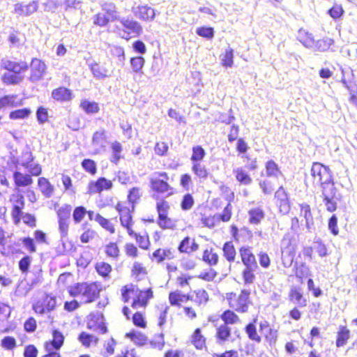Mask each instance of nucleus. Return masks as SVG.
Instances as JSON below:
<instances>
[{
	"label": "nucleus",
	"instance_id": "nucleus-1",
	"mask_svg": "<svg viewBox=\"0 0 357 357\" xmlns=\"http://www.w3.org/2000/svg\"><path fill=\"white\" fill-rule=\"evenodd\" d=\"M100 289V285L96 282H81L70 287L68 293L73 297L81 296L84 303H89L99 296Z\"/></svg>",
	"mask_w": 357,
	"mask_h": 357
},
{
	"label": "nucleus",
	"instance_id": "nucleus-2",
	"mask_svg": "<svg viewBox=\"0 0 357 357\" xmlns=\"http://www.w3.org/2000/svg\"><path fill=\"white\" fill-rule=\"evenodd\" d=\"M239 253L242 263L245 266V268L243 271L244 282L245 284H252L255 279L254 273L258 268L255 256L252 252L251 248L249 246L241 247L239 249Z\"/></svg>",
	"mask_w": 357,
	"mask_h": 357
},
{
	"label": "nucleus",
	"instance_id": "nucleus-3",
	"mask_svg": "<svg viewBox=\"0 0 357 357\" xmlns=\"http://www.w3.org/2000/svg\"><path fill=\"white\" fill-rule=\"evenodd\" d=\"M321 186V196L327 211L333 212L337 209V201L342 199V196L337 192L333 182V178L331 181L323 183Z\"/></svg>",
	"mask_w": 357,
	"mask_h": 357
},
{
	"label": "nucleus",
	"instance_id": "nucleus-4",
	"mask_svg": "<svg viewBox=\"0 0 357 357\" xmlns=\"http://www.w3.org/2000/svg\"><path fill=\"white\" fill-rule=\"evenodd\" d=\"M311 175L314 178V183L322 185L323 183L331 181L333 174L328 167L319 162H314L311 168Z\"/></svg>",
	"mask_w": 357,
	"mask_h": 357
},
{
	"label": "nucleus",
	"instance_id": "nucleus-5",
	"mask_svg": "<svg viewBox=\"0 0 357 357\" xmlns=\"http://www.w3.org/2000/svg\"><path fill=\"white\" fill-rule=\"evenodd\" d=\"M274 197L280 213L282 215L289 213L291 209L289 195L282 185L275 191Z\"/></svg>",
	"mask_w": 357,
	"mask_h": 357
},
{
	"label": "nucleus",
	"instance_id": "nucleus-6",
	"mask_svg": "<svg viewBox=\"0 0 357 357\" xmlns=\"http://www.w3.org/2000/svg\"><path fill=\"white\" fill-rule=\"evenodd\" d=\"M30 68L31 75L29 79L31 82H37L43 78L46 73L47 66L42 60L33 58L31 60Z\"/></svg>",
	"mask_w": 357,
	"mask_h": 357
},
{
	"label": "nucleus",
	"instance_id": "nucleus-7",
	"mask_svg": "<svg viewBox=\"0 0 357 357\" xmlns=\"http://www.w3.org/2000/svg\"><path fill=\"white\" fill-rule=\"evenodd\" d=\"M119 22L126 29L124 33L127 34V36L130 34L134 36H139L142 33V26L135 20L123 17Z\"/></svg>",
	"mask_w": 357,
	"mask_h": 357
},
{
	"label": "nucleus",
	"instance_id": "nucleus-8",
	"mask_svg": "<svg viewBox=\"0 0 357 357\" xmlns=\"http://www.w3.org/2000/svg\"><path fill=\"white\" fill-rule=\"evenodd\" d=\"M134 296L136 297L132 303V307L137 308V306H144L146 305L148 301L153 297V291L151 288L146 291H142L135 285V291Z\"/></svg>",
	"mask_w": 357,
	"mask_h": 357
},
{
	"label": "nucleus",
	"instance_id": "nucleus-9",
	"mask_svg": "<svg viewBox=\"0 0 357 357\" xmlns=\"http://www.w3.org/2000/svg\"><path fill=\"white\" fill-rule=\"evenodd\" d=\"M250 291L247 289L241 291L238 298L231 303V306L236 310L240 312H245L248 310L249 296Z\"/></svg>",
	"mask_w": 357,
	"mask_h": 357
},
{
	"label": "nucleus",
	"instance_id": "nucleus-10",
	"mask_svg": "<svg viewBox=\"0 0 357 357\" xmlns=\"http://www.w3.org/2000/svg\"><path fill=\"white\" fill-rule=\"evenodd\" d=\"M1 66L7 70L8 72L15 73H20L26 71L29 68V65L25 61H15L8 59H3L1 60Z\"/></svg>",
	"mask_w": 357,
	"mask_h": 357
},
{
	"label": "nucleus",
	"instance_id": "nucleus-11",
	"mask_svg": "<svg viewBox=\"0 0 357 357\" xmlns=\"http://www.w3.org/2000/svg\"><path fill=\"white\" fill-rule=\"evenodd\" d=\"M38 3L33 1L29 4L24 5L23 3H17L14 5L13 13L19 16H29L37 11Z\"/></svg>",
	"mask_w": 357,
	"mask_h": 357
},
{
	"label": "nucleus",
	"instance_id": "nucleus-12",
	"mask_svg": "<svg viewBox=\"0 0 357 357\" xmlns=\"http://www.w3.org/2000/svg\"><path fill=\"white\" fill-rule=\"evenodd\" d=\"M132 13L136 17L144 21H151L155 15L154 9L148 6H139L132 8Z\"/></svg>",
	"mask_w": 357,
	"mask_h": 357
},
{
	"label": "nucleus",
	"instance_id": "nucleus-13",
	"mask_svg": "<svg viewBox=\"0 0 357 357\" xmlns=\"http://www.w3.org/2000/svg\"><path fill=\"white\" fill-rule=\"evenodd\" d=\"M112 188V181L105 177H100L96 181H91L89 184V191L91 194L100 192L103 190H109Z\"/></svg>",
	"mask_w": 357,
	"mask_h": 357
},
{
	"label": "nucleus",
	"instance_id": "nucleus-14",
	"mask_svg": "<svg viewBox=\"0 0 357 357\" xmlns=\"http://www.w3.org/2000/svg\"><path fill=\"white\" fill-rule=\"evenodd\" d=\"M102 10L104 14H106V17L109 20V22L120 21L122 18L119 13L117 10V8L114 3L105 2L101 5Z\"/></svg>",
	"mask_w": 357,
	"mask_h": 357
},
{
	"label": "nucleus",
	"instance_id": "nucleus-15",
	"mask_svg": "<svg viewBox=\"0 0 357 357\" xmlns=\"http://www.w3.org/2000/svg\"><path fill=\"white\" fill-rule=\"evenodd\" d=\"M53 340L45 344L46 350H59L63 344L64 337L58 330H54L52 333Z\"/></svg>",
	"mask_w": 357,
	"mask_h": 357
},
{
	"label": "nucleus",
	"instance_id": "nucleus-16",
	"mask_svg": "<svg viewBox=\"0 0 357 357\" xmlns=\"http://www.w3.org/2000/svg\"><path fill=\"white\" fill-rule=\"evenodd\" d=\"M52 97L56 101L67 102L72 99V92L66 87H59L52 91Z\"/></svg>",
	"mask_w": 357,
	"mask_h": 357
},
{
	"label": "nucleus",
	"instance_id": "nucleus-17",
	"mask_svg": "<svg viewBox=\"0 0 357 357\" xmlns=\"http://www.w3.org/2000/svg\"><path fill=\"white\" fill-rule=\"evenodd\" d=\"M13 180L16 187H26L33 183V179L29 174H24L16 171L13 173Z\"/></svg>",
	"mask_w": 357,
	"mask_h": 357
},
{
	"label": "nucleus",
	"instance_id": "nucleus-18",
	"mask_svg": "<svg viewBox=\"0 0 357 357\" xmlns=\"http://www.w3.org/2000/svg\"><path fill=\"white\" fill-rule=\"evenodd\" d=\"M350 337V331L345 326H340L337 332L336 346L342 347L347 344Z\"/></svg>",
	"mask_w": 357,
	"mask_h": 357
},
{
	"label": "nucleus",
	"instance_id": "nucleus-19",
	"mask_svg": "<svg viewBox=\"0 0 357 357\" xmlns=\"http://www.w3.org/2000/svg\"><path fill=\"white\" fill-rule=\"evenodd\" d=\"M301 215L305 220L306 227L308 231H311L314 225L313 217L311 212V208L309 204L303 203L300 204Z\"/></svg>",
	"mask_w": 357,
	"mask_h": 357
},
{
	"label": "nucleus",
	"instance_id": "nucleus-20",
	"mask_svg": "<svg viewBox=\"0 0 357 357\" xmlns=\"http://www.w3.org/2000/svg\"><path fill=\"white\" fill-rule=\"evenodd\" d=\"M297 39L307 48H312L314 46V38L312 35L305 29H301L298 30Z\"/></svg>",
	"mask_w": 357,
	"mask_h": 357
},
{
	"label": "nucleus",
	"instance_id": "nucleus-21",
	"mask_svg": "<svg viewBox=\"0 0 357 357\" xmlns=\"http://www.w3.org/2000/svg\"><path fill=\"white\" fill-rule=\"evenodd\" d=\"M344 86L347 89L350 93L349 101L357 108V86L352 80H347L345 78L342 79Z\"/></svg>",
	"mask_w": 357,
	"mask_h": 357
},
{
	"label": "nucleus",
	"instance_id": "nucleus-22",
	"mask_svg": "<svg viewBox=\"0 0 357 357\" xmlns=\"http://www.w3.org/2000/svg\"><path fill=\"white\" fill-rule=\"evenodd\" d=\"M38 184L43 195L47 197H50L54 192V186L49 182V181L44 178L40 177L38 178Z\"/></svg>",
	"mask_w": 357,
	"mask_h": 357
},
{
	"label": "nucleus",
	"instance_id": "nucleus-23",
	"mask_svg": "<svg viewBox=\"0 0 357 357\" xmlns=\"http://www.w3.org/2000/svg\"><path fill=\"white\" fill-rule=\"evenodd\" d=\"M236 179L242 185H249L252 183V179L250 176L242 168L238 167L233 171Z\"/></svg>",
	"mask_w": 357,
	"mask_h": 357
},
{
	"label": "nucleus",
	"instance_id": "nucleus-24",
	"mask_svg": "<svg viewBox=\"0 0 357 357\" xmlns=\"http://www.w3.org/2000/svg\"><path fill=\"white\" fill-rule=\"evenodd\" d=\"M231 336V328L226 324H222L217 328L216 337L217 342L221 344L229 340V337Z\"/></svg>",
	"mask_w": 357,
	"mask_h": 357
},
{
	"label": "nucleus",
	"instance_id": "nucleus-25",
	"mask_svg": "<svg viewBox=\"0 0 357 357\" xmlns=\"http://www.w3.org/2000/svg\"><path fill=\"white\" fill-rule=\"evenodd\" d=\"M266 174L268 177L275 178H278L280 175H282L278 164L272 160L266 163Z\"/></svg>",
	"mask_w": 357,
	"mask_h": 357
},
{
	"label": "nucleus",
	"instance_id": "nucleus-26",
	"mask_svg": "<svg viewBox=\"0 0 357 357\" xmlns=\"http://www.w3.org/2000/svg\"><path fill=\"white\" fill-rule=\"evenodd\" d=\"M116 209L119 212L121 224L123 227L132 225V215L128 208H120V205L118 204Z\"/></svg>",
	"mask_w": 357,
	"mask_h": 357
},
{
	"label": "nucleus",
	"instance_id": "nucleus-27",
	"mask_svg": "<svg viewBox=\"0 0 357 357\" xmlns=\"http://www.w3.org/2000/svg\"><path fill=\"white\" fill-rule=\"evenodd\" d=\"M151 184L153 190L158 192L164 193L167 192L169 190H172L169 185L163 179H151Z\"/></svg>",
	"mask_w": 357,
	"mask_h": 357
},
{
	"label": "nucleus",
	"instance_id": "nucleus-28",
	"mask_svg": "<svg viewBox=\"0 0 357 357\" xmlns=\"http://www.w3.org/2000/svg\"><path fill=\"white\" fill-rule=\"evenodd\" d=\"M89 67L93 76L98 79H104L108 76V70L105 67L100 66L97 63L90 64Z\"/></svg>",
	"mask_w": 357,
	"mask_h": 357
},
{
	"label": "nucleus",
	"instance_id": "nucleus-29",
	"mask_svg": "<svg viewBox=\"0 0 357 357\" xmlns=\"http://www.w3.org/2000/svg\"><path fill=\"white\" fill-rule=\"evenodd\" d=\"M333 40L329 38H325L321 40L317 41L314 40L313 50L318 52L327 51L330 47L333 45Z\"/></svg>",
	"mask_w": 357,
	"mask_h": 357
},
{
	"label": "nucleus",
	"instance_id": "nucleus-30",
	"mask_svg": "<svg viewBox=\"0 0 357 357\" xmlns=\"http://www.w3.org/2000/svg\"><path fill=\"white\" fill-rule=\"evenodd\" d=\"M189 299V296L185 295L181 291L171 292L169 295V303L172 305H178L180 303L186 302Z\"/></svg>",
	"mask_w": 357,
	"mask_h": 357
},
{
	"label": "nucleus",
	"instance_id": "nucleus-31",
	"mask_svg": "<svg viewBox=\"0 0 357 357\" xmlns=\"http://www.w3.org/2000/svg\"><path fill=\"white\" fill-rule=\"evenodd\" d=\"M222 250L224 257L227 259V261L231 262L235 260L236 252L234 244L231 241H227L225 243Z\"/></svg>",
	"mask_w": 357,
	"mask_h": 357
},
{
	"label": "nucleus",
	"instance_id": "nucleus-32",
	"mask_svg": "<svg viewBox=\"0 0 357 357\" xmlns=\"http://www.w3.org/2000/svg\"><path fill=\"white\" fill-rule=\"evenodd\" d=\"M112 151V158L110 161L116 165L118 164L120 159L121 158V152L123 150L122 145L117 141L114 142L111 145Z\"/></svg>",
	"mask_w": 357,
	"mask_h": 357
},
{
	"label": "nucleus",
	"instance_id": "nucleus-33",
	"mask_svg": "<svg viewBox=\"0 0 357 357\" xmlns=\"http://www.w3.org/2000/svg\"><path fill=\"white\" fill-rule=\"evenodd\" d=\"M264 218V212L260 208H255L249 211V221L252 224H259Z\"/></svg>",
	"mask_w": 357,
	"mask_h": 357
},
{
	"label": "nucleus",
	"instance_id": "nucleus-34",
	"mask_svg": "<svg viewBox=\"0 0 357 357\" xmlns=\"http://www.w3.org/2000/svg\"><path fill=\"white\" fill-rule=\"evenodd\" d=\"M257 321V319H254L253 323H249L245 326V332L248 334V337L253 341H255L259 343L261 341V337L257 334L256 326L255 323Z\"/></svg>",
	"mask_w": 357,
	"mask_h": 357
},
{
	"label": "nucleus",
	"instance_id": "nucleus-35",
	"mask_svg": "<svg viewBox=\"0 0 357 357\" xmlns=\"http://www.w3.org/2000/svg\"><path fill=\"white\" fill-rule=\"evenodd\" d=\"M290 300L300 307L306 305V301L303 298L302 294L296 289H291L289 293Z\"/></svg>",
	"mask_w": 357,
	"mask_h": 357
},
{
	"label": "nucleus",
	"instance_id": "nucleus-36",
	"mask_svg": "<svg viewBox=\"0 0 357 357\" xmlns=\"http://www.w3.org/2000/svg\"><path fill=\"white\" fill-rule=\"evenodd\" d=\"M126 337L130 338L135 344L140 346L145 344L147 340L146 337L144 334L135 331L127 333Z\"/></svg>",
	"mask_w": 357,
	"mask_h": 357
},
{
	"label": "nucleus",
	"instance_id": "nucleus-37",
	"mask_svg": "<svg viewBox=\"0 0 357 357\" xmlns=\"http://www.w3.org/2000/svg\"><path fill=\"white\" fill-rule=\"evenodd\" d=\"M82 109L87 114H95L98 112L99 106L96 102H91L87 100H84L80 103Z\"/></svg>",
	"mask_w": 357,
	"mask_h": 357
},
{
	"label": "nucleus",
	"instance_id": "nucleus-38",
	"mask_svg": "<svg viewBox=\"0 0 357 357\" xmlns=\"http://www.w3.org/2000/svg\"><path fill=\"white\" fill-rule=\"evenodd\" d=\"M2 80L6 84H16L22 80V78L19 76V73L7 71L3 74Z\"/></svg>",
	"mask_w": 357,
	"mask_h": 357
},
{
	"label": "nucleus",
	"instance_id": "nucleus-39",
	"mask_svg": "<svg viewBox=\"0 0 357 357\" xmlns=\"http://www.w3.org/2000/svg\"><path fill=\"white\" fill-rule=\"evenodd\" d=\"M102 319L103 316L101 314H91L89 316L87 328L90 330L97 331V326Z\"/></svg>",
	"mask_w": 357,
	"mask_h": 357
},
{
	"label": "nucleus",
	"instance_id": "nucleus-40",
	"mask_svg": "<svg viewBox=\"0 0 357 357\" xmlns=\"http://www.w3.org/2000/svg\"><path fill=\"white\" fill-rule=\"evenodd\" d=\"M221 319L224 321L227 326L228 324H234L240 321L238 317L231 310H226L221 315Z\"/></svg>",
	"mask_w": 357,
	"mask_h": 357
},
{
	"label": "nucleus",
	"instance_id": "nucleus-41",
	"mask_svg": "<svg viewBox=\"0 0 357 357\" xmlns=\"http://www.w3.org/2000/svg\"><path fill=\"white\" fill-rule=\"evenodd\" d=\"M218 255L217 253L213 252L212 250H204L202 256L203 261L210 266H215L218 262Z\"/></svg>",
	"mask_w": 357,
	"mask_h": 357
},
{
	"label": "nucleus",
	"instance_id": "nucleus-42",
	"mask_svg": "<svg viewBox=\"0 0 357 357\" xmlns=\"http://www.w3.org/2000/svg\"><path fill=\"white\" fill-rule=\"evenodd\" d=\"M281 258L283 266L289 268L294 262V253L289 249L283 250H282Z\"/></svg>",
	"mask_w": 357,
	"mask_h": 357
},
{
	"label": "nucleus",
	"instance_id": "nucleus-43",
	"mask_svg": "<svg viewBox=\"0 0 357 357\" xmlns=\"http://www.w3.org/2000/svg\"><path fill=\"white\" fill-rule=\"evenodd\" d=\"M196 33L201 37L211 40L214 37L215 31L213 27L201 26L197 28Z\"/></svg>",
	"mask_w": 357,
	"mask_h": 357
},
{
	"label": "nucleus",
	"instance_id": "nucleus-44",
	"mask_svg": "<svg viewBox=\"0 0 357 357\" xmlns=\"http://www.w3.org/2000/svg\"><path fill=\"white\" fill-rule=\"evenodd\" d=\"M94 220L98 222L104 229L109 231L111 234H114L115 231L113 225L109 222V220L105 218L99 213L95 215Z\"/></svg>",
	"mask_w": 357,
	"mask_h": 357
},
{
	"label": "nucleus",
	"instance_id": "nucleus-45",
	"mask_svg": "<svg viewBox=\"0 0 357 357\" xmlns=\"http://www.w3.org/2000/svg\"><path fill=\"white\" fill-rule=\"evenodd\" d=\"M71 211L72 206L69 204H64L60 207L57 211L59 220H69Z\"/></svg>",
	"mask_w": 357,
	"mask_h": 357
},
{
	"label": "nucleus",
	"instance_id": "nucleus-46",
	"mask_svg": "<svg viewBox=\"0 0 357 357\" xmlns=\"http://www.w3.org/2000/svg\"><path fill=\"white\" fill-rule=\"evenodd\" d=\"M78 340L85 347H89L90 344L93 342H94L95 344H97V342H98V337L93 335L86 333L85 332H82L79 334Z\"/></svg>",
	"mask_w": 357,
	"mask_h": 357
},
{
	"label": "nucleus",
	"instance_id": "nucleus-47",
	"mask_svg": "<svg viewBox=\"0 0 357 357\" xmlns=\"http://www.w3.org/2000/svg\"><path fill=\"white\" fill-rule=\"evenodd\" d=\"M206 152L201 146H195L192 148V154L190 160L192 163L200 162L205 156Z\"/></svg>",
	"mask_w": 357,
	"mask_h": 357
},
{
	"label": "nucleus",
	"instance_id": "nucleus-48",
	"mask_svg": "<svg viewBox=\"0 0 357 357\" xmlns=\"http://www.w3.org/2000/svg\"><path fill=\"white\" fill-rule=\"evenodd\" d=\"M192 170L197 176L201 178H206L208 176V172L205 165H202L200 162H196L193 163Z\"/></svg>",
	"mask_w": 357,
	"mask_h": 357
},
{
	"label": "nucleus",
	"instance_id": "nucleus-49",
	"mask_svg": "<svg viewBox=\"0 0 357 357\" xmlns=\"http://www.w3.org/2000/svg\"><path fill=\"white\" fill-rule=\"evenodd\" d=\"M222 63L225 67H231L233 65L234 50L229 47L224 54L220 56Z\"/></svg>",
	"mask_w": 357,
	"mask_h": 357
},
{
	"label": "nucleus",
	"instance_id": "nucleus-50",
	"mask_svg": "<svg viewBox=\"0 0 357 357\" xmlns=\"http://www.w3.org/2000/svg\"><path fill=\"white\" fill-rule=\"evenodd\" d=\"M192 342L195 347L198 349H202L204 345L205 339L202 335L201 330L199 328L195 329L192 335Z\"/></svg>",
	"mask_w": 357,
	"mask_h": 357
},
{
	"label": "nucleus",
	"instance_id": "nucleus-51",
	"mask_svg": "<svg viewBox=\"0 0 357 357\" xmlns=\"http://www.w3.org/2000/svg\"><path fill=\"white\" fill-rule=\"evenodd\" d=\"M96 269L99 275L105 278L107 277L112 271V266L105 262H98L96 265Z\"/></svg>",
	"mask_w": 357,
	"mask_h": 357
},
{
	"label": "nucleus",
	"instance_id": "nucleus-52",
	"mask_svg": "<svg viewBox=\"0 0 357 357\" xmlns=\"http://www.w3.org/2000/svg\"><path fill=\"white\" fill-rule=\"evenodd\" d=\"M31 111L28 108H23L13 111L10 113L9 117L11 119H22L28 117Z\"/></svg>",
	"mask_w": 357,
	"mask_h": 357
},
{
	"label": "nucleus",
	"instance_id": "nucleus-53",
	"mask_svg": "<svg viewBox=\"0 0 357 357\" xmlns=\"http://www.w3.org/2000/svg\"><path fill=\"white\" fill-rule=\"evenodd\" d=\"M144 59L141 56L132 58L130 59V64L132 70L135 73L140 72L144 65Z\"/></svg>",
	"mask_w": 357,
	"mask_h": 357
},
{
	"label": "nucleus",
	"instance_id": "nucleus-54",
	"mask_svg": "<svg viewBox=\"0 0 357 357\" xmlns=\"http://www.w3.org/2000/svg\"><path fill=\"white\" fill-rule=\"evenodd\" d=\"M82 167L86 172H87L93 175L96 173V171H97L96 163L95 162L94 160H93L91 159L83 160L82 162Z\"/></svg>",
	"mask_w": 357,
	"mask_h": 357
},
{
	"label": "nucleus",
	"instance_id": "nucleus-55",
	"mask_svg": "<svg viewBox=\"0 0 357 357\" xmlns=\"http://www.w3.org/2000/svg\"><path fill=\"white\" fill-rule=\"evenodd\" d=\"M105 140V131L100 130L93 133L92 144L95 146H102Z\"/></svg>",
	"mask_w": 357,
	"mask_h": 357
},
{
	"label": "nucleus",
	"instance_id": "nucleus-56",
	"mask_svg": "<svg viewBox=\"0 0 357 357\" xmlns=\"http://www.w3.org/2000/svg\"><path fill=\"white\" fill-rule=\"evenodd\" d=\"M34 160V156L33 155L32 153L29 151V149H26L25 151H23L22 153V162L21 165L24 167V168H28L29 165L33 162Z\"/></svg>",
	"mask_w": 357,
	"mask_h": 357
},
{
	"label": "nucleus",
	"instance_id": "nucleus-57",
	"mask_svg": "<svg viewBox=\"0 0 357 357\" xmlns=\"http://www.w3.org/2000/svg\"><path fill=\"white\" fill-rule=\"evenodd\" d=\"M194 199L192 196L188 193L185 194L181 203V207L183 211H188L190 210L194 205Z\"/></svg>",
	"mask_w": 357,
	"mask_h": 357
},
{
	"label": "nucleus",
	"instance_id": "nucleus-58",
	"mask_svg": "<svg viewBox=\"0 0 357 357\" xmlns=\"http://www.w3.org/2000/svg\"><path fill=\"white\" fill-rule=\"evenodd\" d=\"M135 291V285L133 284H130L124 286L121 289V296L123 301L124 303H128L130 299L129 294H132L134 295Z\"/></svg>",
	"mask_w": 357,
	"mask_h": 357
},
{
	"label": "nucleus",
	"instance_id": "nucleus-59",
	"mask_svg": "<svg viewBox=\"0 0 357 357\" xmlns=\"http://www.w3.org/2000/svg\"><path fill=\"white\" fill-rule=\"evenodd\" d=\"M93 22L95 25L99 26H105L109 22L106 17V14L98 13L93 17Z\"/></svg>",
	"mask_w": 357,
	"mask_h": 357
},
{
	"label": "nucleus",
	"instance_id": "nucleus-60",
	"mask_svg": "<svg viewBox=\"0 0 357 357\" xmlns=\"http://www.w3.org/2000/svg\"><path fill=\"white\" fill-rule=\"evenodd\" d=\"M259 185L264 195H271L274 190L273 184L269 180L260 181Z\"/></svg>",
	"mask_w": 357,
	"mask_h": 357
},
{
	"label": "nucleus",
	"instance_id": "nucleus-61",
	"mask_svg": "<svg viewBox=\"0 0 357 357\" xmlns=\"http://www.w3.org/2000/svg\"><path fill=\"white\" fill-rule=\"evenodd\" d=\"M86 214V208L82 206H77L74 209L73 213V218L75 223H79L82 221L84 215Z\"/></svg>",
	"mask_w": 357,
	"mask_h": 357
},
{
	"label": "nucleus",
	"instance_id": "nucleus-62",
	"mask_svg": "<svg viewBox=\"0 0 357 357\" xmlns=\"http://www.w3.org/2000/svg\"><path fill=\"white\" fill-rule=\"evenodd\" d=\"M344 13V11L342 6L337 4L334 5L331 8H330L328 10V13L334 20H337L340 18L343 15Z\"/></svg>",
	"mask_w": 357,
	"mask_h": 357
},
{
	"label": "nucleus",
	"instance_id": "nucleus-63",
	"mask_svg": "<svg viewBox=\"0 0 357 357\" xmlns=\"http://www.w3.org/2000/svg\"><path fill=\"white\" fill-rule=\"evenodd\" d=\"M195 302L197 303L199 305L205 304L207 303L208 300V293L204 289H198L195 291Z\"/></svg>",
	"mask_w": 357,
	"mask_h": 357
},
{
	"label": "nucleus",
	"instance_id": "nucleus-64",
	"mask_svg": "<svg viewBox=\"0 0 357 357\" xmlns=\"http://www.w3.org/2000/svg\"><path fill=\"white\" fill-rule=\"evenodd\" d=\"M43 302L47 312H50L54 310L56 305V300L54 296H50L47 295L43 300Z\"/></svg>",
	"mask_w": 357,
	"mask_h": 357
}]
</instances>
